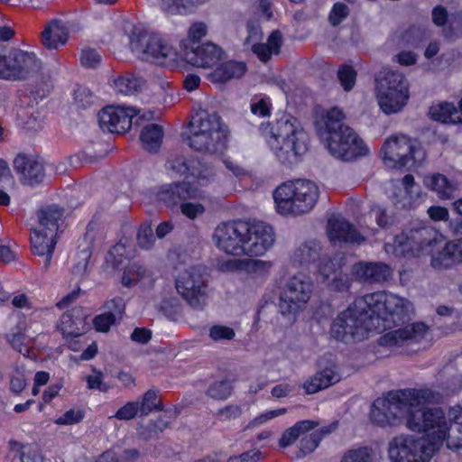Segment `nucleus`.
<instances>
[{
  "instance_id": "1",
  "label": "nucleus",
  "mask_w": 462,
  "mask_h": 462,
  "mask_svg": "<svg viewBox=\"0 0 462 462\" xmlns=\"http://www.w3.org/2000/svg\"><path fill=\"white\" fill-rule=\"evenodd\" d=\"M370 315L378 323L376 330L393 329L383 335L378 343L399 347L420 341L428 331L422 322L409 323L414 315L413 304L396 294L377 291L366 294Z\"/></svg>"
},
{
  "instance_id": "2",
  "label": "nucleus",
  "mask_w": 462,
  "mask_h": 462,
  "mask_svg": "<svg viewBox=\"0 0 462 462\" xmlns=\"http://www.w3.org/2000/svg\"><path fill=\"white\" fill-rule=\"evenodd\" d=\"M441 399L439 392L430 389L391 391L373 402L370 419L380 427L397 426L407 419L413 408L427 402H439Z\"/></svg>"
},
{
  "instance_id": "3",
  "label": "nucleus",
  "mask_w": 462,
  "mask_h": 462,
  "mask_svg": "<svg viewBox=\"0 0 462 462\" xmlns=\"http://www.w3.org/2000/svg\"><path fill=\"white\" fill-rule=\"evenodd\" d=\"M345 119L344 111L334 106L317 117L316 126L320 135H328L327 147L331 155L343 162H351L365 155L367 148Z\"/></svg>"
},
{
  "instance_id": "4",
  "label": "nucleus",
  "mask_w": 462,
  "mask_h": 462,
  "mask_svg": "<svg viewBox=\"0 0 462 462\" xmlns=\"http://www.w3.org/2000/svg\"><path fill=\"white\" fill-rule=\"evenodd\" d=\"M260 129L282 164H297L308 150V134L293 117L282 116L266 125L262 124Z\"/></svg>"
},
{
  "instance_id": "5",
  "label": "nucleus",
  "mask_w": 462,
  "mask_h": 462,
  "mask_svg": "<svg viewBox=\"0 0 462 462\" xmlns=\"http://www.w3.org/2000/svg\"><path fill=\"white\" fill-rule=\"evenodd\" d=\"M227 134L228 130L217 114L200 111L192 116L182 136L190 149L217 153L226 149Z\"/></svg>"
},
{
  "instance_id": "6",
  "label": "nucleus",
  "mask_w": 462,
  "mask_h": 462,
  "mask_svg": "<svg viewBox=\"0 0 462 462\" xmlns=\"http://www.w3.org/2000/svg\"><path fill=\"white\" fill-rule=\"evenodd\" d=\"M378 328V323L372 319L366 295L356 299L346 310L334 319L330 333L337 340L348 343L360 340L367 332Z\"/></svg>"
},
{
  "instance_id": "7",
  "label": "nucleus",
  "mask_w": 462,
  "mask_h": 462,
  "mask_svg": "<svg viewBox=\"0 0 462 462\" xmlns=\"http://www.w3.org/2000/svg\"><path fill=\"white\" fill-rule=\"evenodd\" d=\"M319 197V189L312 181L296 180L280 185L273 192L279 213L304 214L310 212Z\"/></svg>"
},
{
  "instance_id": "8",
  "label": "nucleus",
  "mask_w": 462,
  "mask_h": 462,
  "mask_svg": "<svg viewBox=\"0 0 462 462\" xmlns=\"http://www.w3.org/2000/svg\"><path fill=\"white\" fill-rule=\"evenodd\" d=\"M406 426L412 431L426 433L424 439H427L429 445L436 451L444 441L447 442L449 424L444 411L440 408H413L407 417Z\"/></svg>"
},
{
  "instance_id": "9",
  "label": "nucleus",
  "mask_w": 462,
  "mask_h": 462,
  "mask_svg": "<svg viewBox=\"0 0 462 462\" xmlns=\"http://www.w3.org/2000/svg\"><path fill=\"white\" fill-rule=\"evenodd\" d=\"M437 243L438 233L434 228L417 225L396 235L393 244L385 245V250L397 256L417 257L422 254L431 253Z\"/></svg>"
},
{
  "instance_id": "10",
  "label": "nucleus",
  "mask_w": 462,
  "mask_h": 462,
  "mask_svg": "<svg viewBox=\"0 0 462 462\" xmlns=\"http://www.w3.org/2000/svg\"><path fill=\"white\" fill-rule=\"evenodd\" d=\"M375 81L376 98L383 113L391 115L401 111L410 97L405 77L398 71L383 69Z\"/></svg>"
},
{
  "instance_id": "11",
  "label": "nucleus",
  "mask_w": 462,
  "mask_h": 462,
  "mask_svg": "<svg viewBox=\"0 0 462 462\" xmlns=\"http://www.w3.org/2000/svg\"><path fill=\"white\" fill-rule=\"evenodd\" d=\"M130 48L142 60L166 67L174 65L178 57L177 51L162 37L145 31L133 32Z\"/></svg>"
},
{
  "instance_id": "12",
  "label": "nucleus",
  "mask_w": 462,
  "mask_h": 462,
  "mask_svg": "<svg viewBox=\"0 0 462 462\" xmlns=\"http://www.w3.org/2000/svg\"><path fill=\"white\" fill-rule=\"evenodd\" d=\"M177 292L193 309L202 310L208 298V275L204 267L191 266L175 279Z\"/></svg>"
},
{
  "instance_id": "13",
  "label": "nucleus",
  "mask_w": 462,
  "mask_h": 462,
  "mask_svg": "<svg viewBox=\"0 0 462 462\" xmlns=\"http://www.w3.org/2000/svg\"><path fill=\"white\" fill-rule=\"evenodd\" d=\"M310 276L299 273L290 277L280 293L279 309L282 315H295L303 310L313 292Z\"/></svg>"
},
{
  "instance_id": "14",
  "label": "nucleus",
  "mask_w": 462,
  "mask_h": 462,
  "mask_svg": "<svg viewBox=\"0 0 462 462\" xmlns=\"http://www.w3.org/2000/svg\"><path fill=\"white\" fill-rule=\"evenodd\" d=\"M436 450L424 437L400 435L389 442L388 454L392 462H429Z\"/></svg>"
},
{
  "instance_id": "15",
  "label": "nucleus",
  "mask_w": 462,
  "mask_h": 462,
  "mask_svg": "<svg viewBox=\"0 0 462 462\" xmlns=\"http://www.w3.org/2000/svg\"><path fill=\"white\" fill-rule=\"evenodd\" d=\"M42 69V62L33 52L12 50L3 54L0 65V79L6 80H25L36 75Z\"/></svg>"
},
{
  "instance_id": "16",
  "label": "nucleus",
  "mask_w": 462,
  "mask_h": 462,
  "mask_svg": "<svg viewBox=\"0 0 462 462\" xmlns=\"http://www.w3.org/2000/svg\"><path fill=\"white\" fill-rule=\"evenodd\" d=\"M246 222L232 221L219 224L213 234L216 246L226 254L242 255L245 254V233Z\"/></svg>"
},
{
  "instance_id": "17",
  "label": "nucleus",
  "mask_w": 462,
  "mask_h": 462,
  "mask_svg": "<svg viewBox=\"0 0 462 462\" xmlns=\"http://www.w3.org/2000/svg\"><path fill=\"white\" fill-rule=\"evenodd\" d=\"M244 251L246 255L259 256L273 245L274 232L264 222H246Z\"/></svg>"
},
{
  "instance_id": "18",
  "label": "nucleus",
  "mask_w": 462,
  "mask_h": 462,
  "mask_svg": "<svg viewBox=\"0 0 462 462\" xmlns=\"http://www.w3.org/2000/svg\"><path fill=\"white\" fill-rule=\"evenodd\" d=\"M386 165L392 168L405 167L414 159V147L405 136H392L381 149Z\"/></svg>"
},
{
  "instance_id": "19",
  "label": "nucleus",
  "mask_w": 462,
  "mask_h": 462,
  "mask_svg": "<svg viewBox=\"0 0 462 462\" xmlns=\"http://www.w3.org/2000/svg\"><path fill=\"white\" fill-rule=\"evenodd\" d=\"M158 199L169 208L183 203L188 199H199L204 192L193 183L188 181L173 182L161 187Z\"/></svg>"
},
{
  "instance_id": "20",
  "label": "nucleus",
  "mask_w": 462,
  "mask_h": 462,
  "mask_svg": "<svg viewBox=\"0 0 462 462\" xmlns=\"http://www.w3.org/2000/svg\"><path fill=\"white\" fill-rule=\"evenodd\" d=\"M134 113L136 114L134 108L106 106L98 113L99 126L109 133H125L132 125Z\"/></svg>"
},
{
  "instance_id": "21",
  "label": "nucleus",
  "mask_w": 462,
  "mask_h": 462,
  "mask_svg": "<svg viewBox=\"0 0 462 462\" xmlns=\"http://www.w3.org/2000/svg\"><path fill=\"white\" fill-rule=\"evenodd\" d=\"M184 45V59L197 67L208 68L217 64L223 56L222 49L208 42L201 45Z\"/></svg>"
},
{
  "instance_id": "22",
  "label": "nucleus",
  "mask_w": 462,
  "mask_h": 462,
  "mask_svg": "<svg viewBox=\"0 0 462 462\" xmlns=\"http://www.w3.org/2000/svg\"><path fill=\"white\" fill-rule=\"evenodd\" d=\"M14 168L21 175L22 181L28 185L42 182L45 176L43 161L36 156L18 154L14 160Z\"/></svg>"
},
{
  "instance_id": "23",
  "label": "nucleus",
  "mask_w": 462,
  "mask_h": 462,
  "mask_svg": "<svg viewBox=\"0 0 462 462\" xmlns=\"http://www.w3.org/2000/svg\"><path fill=\"white\" fill-rule=\"evenodd\" d=\"M353 274L361 282L382 283L393 274L392 269L381 262H360L353 266Z\"/></svg>"
},
{
  "instance_id": "24",
  "label": "nucleus",
  "mask_w": 462,
  "mask_h": 462,
  "mask_svg": "<svg viewBox=\"0 0 462 462\" xmlns=\"http://www.w3.org/2000/svg\"><path fill=\"white\" fill-rule=\"evenodd\" d=\"M32 234L31 236L32 252L40 257H44L43 269L47 271L56 246L55 235L44 232L43 229H33Z\"/></svg>"
},
{
  "instance_id": "25",
  "label": "nucleus",
  "mask_w": 462,
  "mask_h": 462,
  "mask_svg": "<svg viewBox=\"0 0 462 462\" xmlns=\"http://www.w3.org/2000/svg\"><path fill=\"white\" fill-rule=\"evenodd\" d=\"M328 234L331 241L359 243L364 240L354 226L341 217H332L328 220Z\"/></svg>"
},
{
  "instance_id": "26",
  "label": "nucleus",
  "mask_w": 462,
  "mask_h": 462,
  "mask_svg": "<svg viewBox=\"0 0 462 462\" xmlns=\"http://www.w3.org/2000/svg\"><path fill=\"white\" fill-rule=\"evenodd\" d=\"M340 380L341 375L337 368L335 366H330L317 372L312 377L305 382L303 387L307 394H312L335 384Z\"/></svg>"
},
{
  "instance_id": "27",
  "label": "nucleus",
  "mask_w": 462,
  "mask_h": 462,
  "mask_svg": "<svg viewBox=\"0 0 462 462\" xmlns=\"http://www.w3.org/2000/svg\"><path fill=\"white\" fill-rule=\"evenodd\" d=\"M69 39V31L59 21H51L42 32V43L48 50H57Z\"/></svg>"
},
{
  "instance_id": "28",
  "label": "nucleus",
  "mask_w": 462,
  "mask_h": 462,
  "mask_svg": "<svg viewBox=\"0 0 462 462\" xmlns=\"http://www.w3.org/2000/svg\"><path fill=\"white\" fill-rule=\"evenodd\" d=\"M448 416L452 424L449 426L447 448L451 450L462 449V406L451 407Z\"/></svg>"
},
{
  "instance_id": "29",
  "label": "nucleus",
  "mask_w": 462,
  "mask_h": 462,
  "mask_svg": "<svg viewBox=\"0 0 462 462\" xmlns=\"http://www.w3.org/2000/svg\"><path fill=\"white\" fill-rule=\"evenodd\" d=\"M424 184L441 199H452L457 189V183L441 173L425 177Z\"/></svg>"
},
{
  "instance_id": "30",
  "label": "nucleus",
  "mask_w": 462,
  "mask_h": 462,
  "mask_svg": "<svg viewBox=\"0 0 462 462\" xmlns=\"http://www.w3.org/2000/svg\"><path fill=\"white\" fill-rule=\"evenodd\" d=\"M79 312V310H71L61 316L60 328L64 336L76 337L84 332L85 318Z\"/></svg>"
},
{
  "instance_id": "31",
  "label": "nucleus",
  "mask_w": 462,
  "mask_h": 462,
  "mask_svg": "<svg viewBox=\"0 0 462 462\" xmlns=\"http://www.w3.org/2000/svg\"><path fill=\"white\" fill-rule=\"evenodd\" d=\"M246 69L245 62L229 60L217 68L211 73V79L214 82L225 83L233 79L241 78Z\"/></svg>"
},
{
  "instance_id": "32",
  "label": "nucleus",
  "mask_w": 462,
  "mask_h": 462,
  "mask_svg": "<svg viewBox=\"0 0 462 462\" xmlns=\"http://www.w3.org/2000/svg\"><path fill=\"white\" fill-rule=\"evenodd\" d=\"M282 43V34L280 31H273L268 37L267 43H255L252 47L253 52L266 62L270 60L272 54H278Z\"/></svg>"
},
{
  "instance_id": "33",
  "label": "nucleus",
  "mask_w": 462,
  "mask_h": 462,
  "mask_svg": "<svg viewBox=\"0 0 462 462\" xmlns=\"http://www.w3.org/2000/svg\"><path fill=\"white\" fill-rule=\"evenodd\" d=\"M163 138V129L156 124L144 126L140 134V141L144 150L156 152L161 147Z\"/></svg>"
},
{
  "instance_id": "34",
  "label": "nucleus",
  "mask_w": 462,
  "mask_h": 462,
  "mask_svg": "<svg viewBox=\"0 0 462 462\" xmlns=\"http://www.w3.org/2000/svg\"><path fill=\"white\" fill-rule=\"evenodd\" d=\"M321 245L317 241H309L300 245L293 253V261L300 265H309L320 260Z\"/></svg>"
},
{
  "instance_id": "35",
  "label": "nucleus",
  "mask_w": 462,
  "mask_h": 462,
  "mask_svg": "<svg viewBox=\"0 0 462 462\" xmlns=\"http://www.w3.org/2000/svg\"><path fill=\"white\" fill-rule=\"evenodd\" d=\"M430 117L439 122L445 124L462 123V112H460L454 105L444 103L432 106L430 108Z\"/></svg>"
},
{
  "instance_id": "36",
  "label": "nucleus",
  "mask_w": 462,
  "mask_h": 462,
  "mask_svg": "<svg viewBox=\"0 0 462 462\" xmlns=\"http://www.w3.org/2000/svg\"><path fill=\"white\" fill-rule=\"evenodd\" d=\"M64 210L57 206H51L42 209L38 213L39 222L42 229L49 234L56 235L59 229V222L62 220Z\"/></svg>"
},
{
  "instance_id": "37",
  "label": "nucleus",
  "mask_w": 462,
  "mask_h": 462,
  "mask_svg": "<svg viewBox=\"0 0 462 462\" xmlns=\"http://www.w3.org/2000/svg\"><path fill=\"white\" fill-rule=\"evenodd\" d=\"M8 444L10 450L15 454L19 462H42V456L37 446L23 444L14 439Z\"/></svg>"
},
{
  "instance_id": "38",
  "label": "nucleus",
  "mask_w": 462,
  "mask_h": 462,
  "mask_svg": "<svg viewBox=\"0 0 462 462\" xmlns=\"http://www.w3.org/2000/svg\"><path fill=\"white\" fill-rule=\"evenodd\" d=\"M319 425V422L316 420H300L294 424L292 427L286 430L281 439L280 445L282 447H288L294 443L296 439L303 434Z\"/></svg>"
},
{
  "instance_id": "39",
  "label": "nucleus",
  "mask_w": 462,
  "mask_h": 462,
  "mask_svg": "<svg viewBox=\"0 0 462 462\" xmlns=\"http://www.w3.org/2000/svg\"><path fill=\"white\" fill-rule=\"evenodd\" d=\"M208 0H160L161 8L169 14H186Z\"/></svg>"
},
{
  "instance_id": "40",
  "label": "nucleus",
  "mask_w": 462,
  "mask_h": 462,
  "mask_svg": "<svg viewBox=\"0 0 462 462\" xmlns=\"http://www.w3.org/2000/svg\"><path fill=\"white\" fill-rule=\"evenodd\" d=\"M139 409L141 416H147L153 411H162L163 406L158 397V391L150 389L144 393L141 402H139Z\"/></svg>"
},
{
  "instance_id": "41",
  "label": "nucleus",
  "mask_w": 462,
  "mask_h": 462,
  "mask_svg": "<svg viewBox=\"0 0 462 462\" xmlns=\"http://www.w3.org/2000/svg\"><path fill=\"white\" fill-rule=\"evenodd\" d=\"M114 85L119 93L128 96L138 92L142 86V80L132 75L126 74L125 76H119L115 79Z\"/></svg>"
},
{
  "instance_id": "42",
  "label": "nucleus",
  "mask_w": 462,
  "mask_h": 462,
  "mask_svg": "<svg viewBox=\"0 0 462 462\" xmlns=\"http://www.w3.org/2000/svg\"><path fill=\"white\" fill-rule=\"evenodd\" d=\"M233 385L230 381L224 379L213 382L207 389L206 395L217 401L226 400L232 393Z\"/></svg>"
},
{
  "instance_id": "43",
  "label": "nucleus",
  "mask_w": 462,
  "mask_h": 462,
  "mask_svg": "<svg viewBox=\"0 0 462 462\" xmlns=\"http://www.w3.org/2000/svg\"><path fill=\"white\" fill-rule=\"evenodd\" d=\"M450 247V242H448L440 251L432 255L431 263L435 268H448L456 264L454 253Z\"/></svg>"
},
{
  "instance_id": "44",
  "label": "nucleus",
  "mask_w": 462,
  "mask_h": 462,
  "mask_svg": "<svg viewBox=\"0 0 462 462\" xmlns=\"http://www.w3.org/2000/svg\"><path fill=\"white\" fill-rule=\"evenodd\" d=\"M24 331L25 322L22 320L18 322L16 331L5 335V338L11 346L20 353L23 352V346L25 345L26 338L30 337L26 335Z\"/></svg>"
},
{
  "instance_id": "45",
  "label": "nucleus",
  "mask_w": 462,
  "mask_h": 462,
  "mask_svg": "<svg viewBox=\"0 0 462 462\" xmlns=\"http://www.w3.org/2000/svg\"><path fill=\"white\" fill-rule=\"evenodd\" d=\"M137 244L145 250L152 248L155 243V236L151 223H143L140 226L137 232Z\"/></svg>"
},
{
  "instance_id": "46",
  "label": "nucleus",
  "mask_w": 462,
  "mask_h": 462,
  "mask_svg": "<svg viewBox=\"0 0 462 462\" xmlns=\"http://www.w3.org/2000/svg\"><path fill=\"white\" fill-rule=\"evenodd\" d=\"M345 462H374V452L369 447H359L347 450Z\"/></svg>"
},
{
  "instance_id": "47",
  "label": "nucleus",
  "mask_w": 462,
  "mask_h": 462,
  "mask_svg": "<svg viewBox=\"0 0 462 462\" xmlns=\"http://www.w3.org/2000/svg\"><path fill=\"white\" fill-rule=\"evenodd\" d=\"M169 427V422L162 418H158L155 420H151L145 428L141 431V435L145 439H153L162 433Z\"/></svg>"
},
{
  "instance_id": "48",
  "label": "nucleus",
  "mask_w": 462,
  "mask_h": 462,
  "mask_svg": "<svg viewBox=\"0 0 462 462\" xmlns=\"http://www.w3.org/2000/svg\"><path fill=\"white\" fill-rule=\"evenodd\" d=\"M190 176L199 180H208L215 176V171L212 166L199 160H190Z\"/></svg>"
},
{
  "instance_id": "49",
  "label": "nucleus",
  "mask_w": 462,
  "mask_h": 462,
  "mask_svg": "<svg viewBox=\"0 0 462 462\" xmlns=\"http://www.w3.org/2000/svg\"><path fill=\"white\" fill-rule=\"evenodd\" d=\"M337 78L344 90L350 91L356 83V71L353 67L345 65L339 68Z\"/></svg>"
},
{
  "instance_id": "50",
  "label": "nucleus",
  "mask_w": 462,
  "mask_h": 462,
  "mask_svg": "<svg viewBox=\"0 0 462 462\" xmlns=\"http://www.w3.org/2000/svg\"><path fill=\"white\" fill-rule=\"evenodd\" d=\"M235 336V330L232 328L224 325H214L208 330V337L215 342L232 340Z\"/></svg>"
},
{
  "instance_id": "51",
  "label": "nucleus",
  "mask_w": 462,
  "mask_h": 462,
  "mask_svg": "<svg viewBox=\"0 0 462 462\" xmlns=\"http://www.w3.org/2000/svg\"><path fill=\"white\" fill-rule=\"evenodd\" d=\"M322 439L321 435L311 433L300 439V455L298 457H304L307 454L313 452L319 446Z\"/></svg>"
},
{
  "instance_id": "52",
  "label": "nucleus",
  "mask_w": 462,
  "mask_h": 462,
  "mask_svg": "<svg viewBox=\"0 0 462 462\" xmlns=\"http://www.w3.org/2000/svg\"><path fill=\"white\" fill-rule=\"evenodd\" d=\"M242 415V408L237 404L226 405L218 409L216 417L221 421H230L236 420Z\"/></svg>"
},
{
  "instance_id": "53",
  "label": "nucleus",
  "mask_w": 462,
  "mask_h": 462,
  "mask_svg": "<svg viewBox=\"0 0 462 462\" xmlns=\"http://www.w3.org/2000/svg\"><path fill=\"white\" fill-rule=\"evenodd\" d=\"M338 268L339 264L327 255H322L318 264V272L324 281L328 280L331 274L336 273Z\"/></svg>"
},
{
  "instance_id": "54",
  "label": "nucleus",
  "mask_w": 462,
  "mask_h": 462,
  "mask_svg": "<svg viewBox=\"0 0 462 462\" xmlns=\"http://www.w3.org/2000/svg\"><path fill=\"white\" fill-rule=\"evenodd\" d=\"M125 245L122 244H117L114 245L108 252L106 261L107 263H110L114 268H118L121 266L125 260Z\"/></svg>"
},
{
  "instance_id": "55",
  "label": "nucleus",
  "mask_w": 462,
  "mask_h": 462,
  "mask_svg": "<svg viewBox=\"0 0 462 462\" xmlns=\"http://www.w3.org/2000/svg\"><path fill=\"white\" fill-rule=\"evenodd\" d=\"M349 14V9L343 3H336L329 14L328 20L333 26H337Z\"/></svg>"
},
{
  "instance_id": "56",
  "label": "nucleus",
  "mask_w": 462,
  "mask_h": 462,
  "mask_svg": "<svg viewBox=\"0 0 462 462\" xmlns=\"http://www.w3.org/2000/svg\"><path fill=\"white\" fill-rule=\"evenodd\" d=\"M167 167L180 175H190V161H187L182 156H176L169 160Z\"/></svg>"
},
{
  "instance_id": "57",
  "label": "nucleus",
  "mask_w": 462,
  "mask_h": 462,
  "mask_svg": "<svg viewBox=\"0 0 462 462\" xmlns=\"http://www.w3.org/2000/svg\"><path fill=\"white\" fill-rule=\"evenodd\" d=\"M138 411L140 412L139 402H129L121 407L114 417L121 420H129L134 419Z\"/></svg>"
},
{
  "instance_id": "58",
  "label": "nucleus",
  "mask_w": 462,
  "mask_h": 462,
  "mask_svg": "<svg viewBox=\"0 0 462 462\" xmlns=\"http://www.w3.org/2000/svg\"><path fill=\"white\" fill-rule=\"evenodd\" d=\"M84 418V412L81 410L70 409L59 417L55 423L58 425H72L80 422Z\"/></svg>"
},
{
  "instance_id": "59",
  "label": "nucleus",
  "mask_w": 462,
  "mask_h": 462,
  "mask_svg": "<svg viewBox=\"0 0 462 462\" xmlns=\"http://www.w3.org/2000/svg\"><path fill=\"white\" fill-rule=\"evenodd\" d=\"M116 319V314L105 312L100 315H97L94 320V326L97 330L101 332H107L110 329V327L115 324Z\"/></svg>"
},
{
  "instance_id": "60",
  "label": "nucleus",
  "mask_w": 462,
  "mask_h": 462,
  "mask_svg": "<svg viewBox=\"0 0 462 462\" xmlns=\"http://www.w3.org/2000/svg\"><path fill=\"white\" fill-rule=\"evenodd\" d=\"M253 116L265 117L270 116V105L265 98H253L250 104Z\"/></svg>"
},
{
  "instance_id": "61",
  "label": "nucleus",
  "mask_w": 462,
  "mask_h": 462,
  "mask_svg": "<svg viewBox=\"0 0 462 462\" xmlns=\"http://www.w3.org/2000/svg\"><path fill=\"white\" fill-rule=\"evenodd\" d=\"M101 55L94 49H84L80 61L85 68H96L101 62Z\"/></svg>"
},
{
  "instance_id": "62",
  "label": "nucleus",
  "mask_w": 462,
  "mask_h": 462,
  "mask_svg": "<svg viewBox=\"0 0 462 462\" xmlns=\"http://www.w3.org/2000/svg\"><path fill=\"white\" fill-rule=\"evenodd\" d=\"M104 308L106 310V312L113 314L115 313L116 319L121 318L125 310V302L123 298L115 297L114 299L106 301Z\"/></svg>"
},
{
  "instance_id": "63",
  "label": "nucleus",
  "mask_w": 462,
  "mask_h": 462,
  "mask_svg": "<svg viewBox=\"0 0 462 462\" xmlns=\"http://www.w3.org/2000/svg\"><path fill=\"white\" fill-rule=\"evenodd\" d=\"M75 101L79 108L85 109L94 104L95 97L88 89L82 88L75 92Z\"/></svg>"
},
{
  "instance_id": "64",
  "label": "nucleus",
  "mask_w": 462,
  "mask_h": 462,
  "mask_svg": "<svg viewBox=\"0 0 462 462\" xmlns=\"http://www.w3.org/2000/svg\"><path fill=\"white\" fill-rule=\"evenodd\" d=\"M262 453L256 449H251L239 456L230 457L226 462H258Z\"/></svg>"
}]
</instances>
